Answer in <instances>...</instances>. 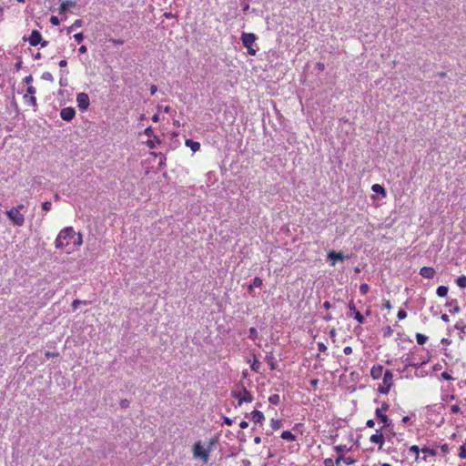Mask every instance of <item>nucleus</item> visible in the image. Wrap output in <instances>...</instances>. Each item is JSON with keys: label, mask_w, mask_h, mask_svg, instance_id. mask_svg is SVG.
Segmentation results:
<instances>
[{"label": "nucleus", "mask_w": 466, "mask_h": 466, "mask_svg": "<svg viewBox=\"0 0 466 466\" xmlns=\"http://www.w3.org/2000/svg\"><path fill=\"white\" fill-rule=\"evenodd\" d=\"M157 87L156 85H152L150 86V93H151V95H154L157 92Z\"/></svg>", "instance_id": "nucleus-62"}, {"label": "nucleus", "mask_w": 466, "mask_h": 466, "mask_svg": "<svg viewBox=\"0 0 466 466\" xmlns=\"http://www.w3.org/2000/svg\"><path fill=\"white\" fill-rule=\"evenodd\" d=\"M341 462H343L346 465H350L355 462V460L350 456L345 457L342 455H339L335 460L336 466H340Z\"/></svg>", "instance_id": "nucleus-14"}, {"label": "nucleus", "mask_w": 466, "mask_h": 466, "mask_svg": "<svg viewBox=\"0 0 466 466\" xmlns=\"http://www.w3.org/2000/svg\"><path fill=\"white\" fill-rule=\"evenodd\" d=\"M41 78L44 79V80L49 81V82H53L54 81L53 75L50 72H47V71L44 72L42 74Z\"/></svg>", "instance_id": "nucleus-32"}, {"label": "nucleus", "mask_w": 466, "mask_h": 466, "mask_svg": "<svg viewBox=\"0 0 466 466\" xmlns=\"http://www.w3.org/2000/svg\"><path fill=\"white\" fill-rule=\"evenodd\" d=\"M239 427L241 429H247L248 427V422L246 421V420H242L240 423H239Z\"/></svg>", "instance_id": "nucleus-56"}, {"label": "nucleus", "mask_w": 466, "mask_h": 466, "mask_svg": "<svg viewBox=\"0 0 466 466\" xmlns=\"http://www.w3.org/2000/svg\"><path fill=\"white\" fill-rule=\"evenodd\" d=\"M45 356H46L47 359H50V358H55V357L59 356V353H58V352L46 351Z\"/></svg>", "instance_id": "nucleus-47"}, {"label": "nucleus", "mask_w": 466, "mask_h": 466, "mask_svg": "<svg viewBox=\"0 0 466 466\" xmlns=\"http://www.w3.org/2000/svg\"><path fill=\"white\" fill-rule=\"evenodd\" d=\"M425 363H426L425 361H421V362H418V363L414 362V363H409L408 366L419 368V367L422 366Z\"/></svg>", "instance_id": "nucleus-53"}, {"label": "nucleus", "mask_w": 466, "mask_h": 466, "mask_svg": "<svg viewBox=\"0 0 466 466\" xmlns=\"http://www.w3.org/2000/svg\"><path fill=\"white\" fill-rule=\"evenodd\" d=\"M366 425L370 428H372L375 425V421L373 420H367Z\"/></svg>", "instance_id": "nucleus-61"}, {"label": "nucleus", "mask_w": 466, "mask_h": 466, "mask_svg": "<svg viewBox=\"0 0 466 466\" xmlns=\"http://www.w3.org/2000/svg\"><path fill=\"white\" fill-rule=\"evenodd\" d=\"M76 5L74 1H65L59 6V14H64L68 8Z\"/></svg>", "instance_id": "nucleus-16"}, {"label": "nucleus", "mask_w": 466, "mask_h": 466, "mask_svg": "<svg viewBox=\"0 0 466 466\" xmlns=\"http://www.w3.org/2000/svg\"><path fill=\"white\" fill-rule=\"evenodd\" d=\"M232 397L238 400V404L240 406L244 402L250 403L253 401V396L249 390L246 389L244 385L238 386L231 392Z\"/></svg>", "instance_id": "nucleus-2"}, {"label": "nucleus", "mask_w": 466, "mask_h": 466, "mask_svg": "<svg viewBox=\"0 0 466 466\" xmlns=\"http://www.w3.org/2000/svg\"><path fill=\"white\" fill-rule=\"evenodd\" d=\"M262 284H263L262 279L259 277H256L252 280L251 287L259 288L262 286Z\"/></svg>", "instance_id": "nucleus-33"}, {"label": "nucleus", "mask_w": 466, "mask_h": 466, "mask_svg": "<svg viewBox=\"0 0 466 466\" xmlns=\"http://www.w3.org/2000/svg\"><path fill=\"white\" fill-rule=\"evenodd\" d=\"M36 88L33 86H29L26 88L25 94L23 96V100L25 104L34 110L37 107L36 97H35Z\"/></svg>", "instance_id": "nucleus-5"}, {"label": "nucleus", "mask_w": 466, "mask_h": 466, "mask_svg": "<svg viewBox=\"0 0 466 466\" xmlns=\"http://www.w3.org/2000/svg\"><path fill=\"white\" fill-rule=\"evenodd\" d=\"M383 306L388 309H391V304L390 302V300H385L384 303H383Z\"/></svg>", "instance_id": "nucleus-63"}, {"label": "nucleus", "mask_w": 466, "mask_h": 466, "mask_svg": "<svg viewBox=\"0 0 466 466\" xmlns=\"http://www.w3.org/2000/svg\"><path fill=\"white\" fill-rule=\"evenodd\" d=\"M23 204H19L16 207H13L11 209L6 211L7 218L12 221L15 226L21 227L25 223V217L21 213V210L24 208Z\"/></svg>", "instance_id": "nucleus-3"}, {"label": "nucleus", "mask_w": 466, "mask_h": 466, "mask_svg": "<svg viewBox=\"0 0 466 466\" xmlns=\"http://www.w3.org/2000/svg\"><path fill=\"white\" fill-rule=\"evenodd\" d=\"M280 437L283 439V440H286V441H296V435H294L291 431H282Z\"/></svg>", "instance_id": "nucleus-19"}, {"label": "nucleus", "mask_w": 466, "mask_h": 466, "mask_svg": "<svg viewBox=\"0 0 466 466\" xmlns=\"http://www.w3.org/2000/svg\"><path fill=\"white\" fill-rule=\"evenodd\" d=\"M309 383H310V385L312 387H317L318 384H319V380L318 379H312V380H310Z\"/></svg>", "instance_id": "nucleus-58"}, {"label": "nucleus", "mask_w": 466, "mask_h": 466, "mask_svg": "<svg viewBox=\"0 0 466 466\" xmlns=\"http://www.w3.org/2000/svg\"><path fill=\"white\" fill-rule=\"evenodd\" d=\"M250 418L255 423H262L265 420L263 412L258 410L251 411Z\"/></svg>", "instance_id": "nucleus-12"}, {"label": "nucleus", "mask_w": 466, "mask_h": 466, "mask_svg": "<svg viewBox=\"0 0 466 466\" xmlns=\"http://www.w3.org/2000/svg\"><path fill=\"white\" fill-rule=\"evenodd\" d=\"M370 373L374 379H378L379 378V367L373 366Z\"/></svg>", "instance_id": "nucleus-40"}, {"label": "nucleus", "mask_w": 466, "mask_h": 466, "mask_svg": "<svg viewBox=\"0 0 466 466\" xmlns=\"http://www.w3.org/2000/svg\"><path fill=\"white\" fill-rule=\"evenodd\" d=\"M248 332H249V338H250L251 339L255 340V339H258V330L256 329V328H253V327H252V328H250V329H249V330H248Z\"/></svg>", "instance_id": "nucleus-36"}, {"label": "nucleus", "mask_w": 466, "mask_h": 466, "mask_svg": "<svg viewBox=\"0 0 466 466\" xmlns=\"http://www.w3.org/2000/svg\"><path fill=\"white\" fill-rule=\"evenodd\" d=\"M393 375L390 370H387L383 376V384H391L392 385Z\"/></svg>", "instance_id": "nucleus-20"}, {"label": "nucleus", "mask_w": 466, "mask_h": 466, "mask_svg": "<svg viewBox=\"0 0 466 466\" xmlns=\"http://www.w3.org/2000/svg\"><path fill=\"white\" fill-rule=\"evenodd\" d=\"M392 334V329L390 326H388L385 329H384V333H383V336L384 337H390V335Z\"/></svg>", "instance_id": "nucleus-50"}, {"label": "nucleus", "mask_w": 466, "mask_h": 466, "mask_svg": "<svg viewBox=\"0 0 466 466\" xmlns=\"http://www.w3.org/2000/svg\"><path fill=\"white\" fill-rule=\"evenodd\" d=\"M266 360H267L268 364L269 365L271 370H276L277 362H276L275 358L271 352L269 354H267Z\"/></svg>", "instance_id": "nucleus-18"}, {"label": "nucleus", "mask_w": 466, "mask_h": 466, "mask_svg": "<svg viewBox=\"0 0 466 466\" xmlns=\"http://www.w3.org/2000/svg\"><path fill=\"white\" fill-rule=\"evenodd\" d=\"M144 133H145V135H146V136H147V137H152V136H153V134H154V131H153L152 127H147V128L145 129Z\"/></svg>", "instance_id": "nucleus-48"}, {"label": "nucleus", "mask_w": 466, "mask_h": 466, "mask_svg": "<svg viewBox=\"0 0 466 466\" xmlns=\"http://www.w3.org/2000/svg\"><path fill=\"white\" fill-rule=\"evenodd\" d=\"M461 410V408L458 405H452L451 407V411L452 413H458Z\"/></svg>", "instance_id": "nucleus-52"}, {"label": "nucleus", "mask_w": 466, "mask_h": 466, "mask_svg": "<svg viewBox=\"0 0 466 466\" xmlns=\"http://www.w3.org/2000/svg\"><path fill=\"white\" fill-rule=\"evenodd\" d=\"M349 256H345L342 252H336L334 250H330L328 253V258L330 260L331 265L334 266L337 260L343 261L345 258H348Z\"/></svg>", "instance_id": "nucleus-10"}, {"label": "nucleus", "mask_w": 466, "mask_h": 466, "mask_svg": "<svg viewBox=\"0 0 466 466\" xmlns=\"http://www.w3.org/2000/svg\"><path fill=\"white\" fill-rule=\"evenodd\" d=\"M449 289L447 286H439L437 288L436 293L439 297H446L448 294Z\"/></svg>", "instance_id": "nucleus-22"}, {"label": "nucleus", "mask_w": 466, "mask_h": 466, "mask_svg": "<svg viewBox=\"0 0 466 466\" xmlns=\"http://www.w3.org/2000/svg\"><path fill=\"white\" fill-rule=\"evenodd\" d=\"M76 103L78 108L83 112L86 111L90 104L89 96L86 93H79L76 96Z\"/></svg>", "instance_id": "nucleus-7"}, {"label": "nucleus", "mask_w": 466, "mask_h": 466, "mask_svg": "<svg viewBox=\"0 0 466 466\" xmlns=\"http://www.w3.org/2000/svg\"><path fill=\"white\" fill-rule=\"evenodd\" d=\"M397 317L400 320L404 319L407 317V312L404 309H400L398 311Z\"/></svg>", "instance_id": "nucleus-39"}, {"label": "nucleus", "mask_w": 466, "mask_h": 466, "mask_svg": "<svg viewBox=\"0 0 466 466\" xmlns=\"http://www.w3.org/2000/svg\"><path fill=\"white\" fill-rule=\"evenodd\" d=\"M58 65L60 67H65L67 66V61L66 59H62L59 61Z\"/></svg>", "instance_id": "nucleus-59"}, {"label": "nucleus", "mask_w": 466, "mask_h": 466, "mask_svg": "<svg viewBox=\"0 0 466 466\" xmlns=\"http://www.w3.org/2000/svg\"><path fill=\"white\" fill-rule=\"evenodd\" d=\"M380 423H383V428H387L390 426V420L384 413H380Z\"/></svg>", "instance_id": "nucleus-24"}, {"label": "nucleus", "mask_w": 466, "mask_h": 466, "mask_svg": "<svg viewBox=\"0 0 466 466\" xmlns=\"http://www.w3.org/2000/svg\"><path fill=\"white\" fill-rule=\"evenodd\" d=\"M51 207H52V203L50 201H45L43 204H42V208L45 210V211H49L51 209Z\"/></svg>", "instance_id": "nucleus-44"}, {"label": "nucleus", "mask_w": 466, "mask_h": 466, "mask_svg": "<svg viewBox=\"0 0 466 466\" xmlns=\"http://www.w3.org/2000/svg\"><path fill=\"white\" fill-rule=\"evenodd\" d=\"M78 51H79V53H81V54H85V53H86L87 48H86V46H81L78 48Z\"/></svg>", "instance_id": "nucleus-60"}, {"label": "nucleus", "mask_w": 466, "mask_h": 466, "mask_svg": "<svg viewBox=\"0 0 466 466\" xmlns=\"http://www.w3.org/2000/svg\"><path fill=\"white\" fill-rule=\"evenodd\" d=\"M370 440L374 443H379V430L376 431V433L370 435Z\"/></svg>", "instance_id": "nucleus-42"}, {"label": "nucleus", "mask_w": 466, "mask_h": 466, "mask_svg": "<svg viewBox=\"0 0 466 466\" xmlns=\"http://www.w3.org/2000/svg\"><path fill=\"white\" fill-rule=\"evenodd\" d=\"M260 366H261V363L258 360V359L254 355V360H253L252 363L250 364L251 370L256 373H259Z\"/></svg>", "instance_id": "nucleus-21"}, {"label": "nucleus", "mask_w": 466, "mask_h": 466, "mask_svg": "<svg viewBox=\"0 0 466 466\" xmlns=\"http://www.w3.org/2000/svg\"><path fill=\"white\" fill-rule=\"evenodd\" d=\"M349 309L350 311L348 313V316L350 318L353 317L360 324L364 322L363 315L359 310H357L353 301H350L349 303Z\"/></svg>", "instance_id": "nucleus-9"}, {"label": "nucleus", "mask_w": 466, "mask_h": 466, "mask_svg": "<svg viewBox=\"0 0 466 466\" xmlns=\"http://www.w3.org/2000/svg\"><path fill=\"white\" fill-rule=\"evenodd\" d=\"M318 349H319V351H325L327 350V347L325 346L324 343L319 342L318 343Z\"/></svg>", "instance_id": "nucleus-54"}, {"label": "nucleus", "mask_w": 466, "mask_h": 466, "mask_svg": "<svg viewBox=\"0 0 466 466\" xmlns=\"http://www.w3.org/2000/svg\"><path fill=\"white\" fill-rule=\"evenodd\" d=\"M120 405L122 408H127L129 405V401L127 400H122Z\"/></svg>", "instance_id": "nucleus-57"}, {"label": "nucleus", "mask_w": 466, "mask_h": 466, "mask_svg": "<svg viewBox=\"0 0 466 466\" xmlns=\"http://www.w3.org/2000/svg\"><path fill=\"white\" fill-rule=\"evenodd\" d=\"M421 451L423 453L429 454L430 456H436V454H437V451L435 449H431V448H429V447L422 448Z\"/></svg>", "instance_id": "nucleus-30"}, {"label": "nucleus", "mask_w": 466, "mask_h": 466, "mask_svg": "<svg viewBox=\"0 0 466 466\" xmlns=\"http://www.w3.org/2000/svg\"><path fill=\"white\" fill-rule=\"evenodd\" d=\"M455 329H459L461 333H465V331H466V324H463L462 321H458L455 324Z\"/></svg>", "instance_id": "nucleus-35"}, {"label": "nucleus", "mask_w": 466, "mask_h": 466, "mask_svg": "<svg viewBox=\"0 0 466 466\" xmlns=\"http://www.w3.org/2000/svg\"><path fill=\"white\" fill-rule=\"evenodd\" d=\"M388 408H389L388 404H386L385 402H383V403L380 405V413L385 412V411L388 410Z\"/></svg>", "instance_id": "nucleus-55"}, {"label": "nucleus", "mask_w": 466, "mask_h": 466, "mask_svg": "<svg viewBox=\"0 0 466 466\" xmlns=\"http://www.w3.org/2000/svg\"><path fill=\"white\" fill-rule=\"evenodd\" d=\"M416 339H417V342H418L419 345H423L428 340V337L423 335V334H421V333H417L416 334Z\"/></svg>", "instance_id": "nucleus-25"}, {"label": "nucleus", "mask_w": 466, "mask_h": 466, "mask_svg": "<svg viewBox=\"0 0 466 466\" xmlns=\"http://www.w3.org/2000/svg\"><path fill=\"white\" fill-rule=\"evenodd\" d=\"M83 244V237L80 233H76L72 227L63 228L56 238V248H63L70 245L79 247Z\"/></svg>", "instance_id": "nucleus-1"}, {"label": "nucleus", "mask_w": 466, "mask_h": 466, "mask_svg": "<svg viewBox=\"0 0 466 466\" xmlns=\"http://www.w3.org/2000/svg\"><path fill=\"white\" fill-rule=\"evenodd\" d=\"M50 23L53 25H60V20L58 19L57 16H55V15H52L50 17Z\"/></svg>", "instance_id": "nucleus-43"}, {"label": "nucleus", "mask_w": 466, "mask_h": 466, "mask_svg": "<svg viewBox=\"0 0 466 466\" xmlns=\"http://www.w3.org/2000/svg\"><path fill=\"white\" fill-rule=\"evenodd\" d=\"M82 25H83V20L76 19V20H75L73 25L67 28V32L70 33L73 29L81 27Z\"/></svg>", "instance_id": "nucleus-26"}, {"label": "nucleus", "mask_w": 466, "mask_h": 466, "mask_svg": "<svg viewBox=\"0 0 466 466\" xmlns=\"http://www.w3.org/2000/svg\"><path fill=\"white\" fill-rule=\"evenodd\" d=\"M270 426L274 431H277L281 427V420L278 419H272L270 420Z\"/></svg>", "instance_id": "nucleus-27"}, {"label": "nucleus", "mask_w": 466, "mask_h": 466, "mask_svg": "<svg viewBox=\"0 0 466 466\" xmlns=\"http://www.w3.org/2000/svg\"><path fill=\"white\" fill-rule=\"evenodd\" d=\"M185 145L189 147L193 152H197L200 149V143L192 139H187Z\"/></svg>", "instance_id": "nucleus-15"}, {"label": "nucleus", "mask_w": 466, "mask_h": 466, "mask_svg": "<svg viewBox=\"0 0 466 466\" xmlns=\"http://www.w3.org/2000/svg\"><path fill=\"white\" fill-rule=\"evenodd\" d=\"M193 456L195 458L200 459L204 462H208L209 460V453L200 442H196L193 445Z\"/></svg>", "instance_id": "nucleus-6"}, {"label": "nucleus", "mask_w": 466, "mask_h": 466, "mask_svg": "<svg viewBox=\"0 0 466 466\" xmlns=\"http://www.w3.org/2000/svg\"><path fill=\"white\" fill-rule=\"evenodd\" d=\"M74 38L76 42L81 43L84 39V35L83 33H76L74 35Z\"/></svg>", "instance_id": "nucleus-45"}, {"label": "nucleus", "mask_w": 466, "mask_h": 466, "mask_svg": "<svg viewBox=\"0 0 466 466\" xmlns=\"http://www.w3.org/2000/svg\"><path fill=\"white\" fill-rule=\"evenodd\" d=\"M456 283L457 285L461 288V289H465L466 288V276H461L459 277L457 279H456Z\"/></svg>", "instance_id": "nucleus-28"}, {"label": "nucleus", "mask_w": 466, "mask_h": 466, "mask_svg": "<svg viewBox=\"0 0 466 466\" xmlns=\"http://www.w3.org/2000/svg\"><path fill=\"white\" fill-rule=\"evenodd\" d=\"M390 387H391V384H387V385L384 384V386H380V394L388 393Z\"/></svg>", "instance_id": "nucleus-41"}, {"label": "nucleus", "mask_w": 466, "mask_h": 466, "mask_svg": "<svg viewBox=\"0 0 466 466\" xmlns=\"http://www.w3.org/2000/svg\"><path fill=\"white\" fill-rule=\"evenodd\" d=\"M410 452H412L416 455V460L419 459V454H420V451H421L419 446L417 445H412L410 447L409 449Z\"/></svg>", "instance_id": "nucleus-31"}, {"label": "nucleus", "mask_w": 466, "mask_h": 466, "mask_svg": "<svg viewBox=\"0 0 466 466\" xmlns=\"http://www.w3.org/2000/svg\"><path fill=\"white\" fill-rule=\"evenodd\" d=\"M33 76L32 75H29V76H26L25 78H24V83H25L28 86H32V82H33Z\"/></svg>", "instance_id": "nucleus-46"}, {"label": "nucleus", "mask_w": 466, "mask_h": 466, "mask_svg": "<svg viewBox=\"0 0 466 466\" xmlns=\"http://www.w3.org/2000/svg\"><path fill=\"white\" fill-rule=\"evenodd\" d=\"M268 401L273 405H279L280 403V397L279 394H272L269 396Z\"/></svg>", "instance_id": "nucleus-23"}, {"label": "nucleus", "mask_w": 466, "mask_h": 466, "mask_svg": "<svg viewBox=\"0 0 466 466\" xmlns=\"http://www.w3.org/2000/svg\"><path fill=\"white\" fill-rule=\"evenodd\" d=\"M420 274L426 279H432L435 275V270L431 267H422L420 270Z\"/></svg>", "instance_id": "nucleus-13"}, {"label": "nucleus", "mask_w": 466, "mask_h": 466, "mask_svg": "<svg viewBox=\"0 0 466 466\" xmlns=\"http://www.w3.org/2000/svg\"><path fill=\"white\" fill-rule=\"evenodd\" d=\"M76 116V111L73 107H65L60 111V116L65 121L72 120Z\"/></svg>", "instance_id": "nucleus-11"}, {"label": "nucleus", "mask_w": 466, "mask_h": 466, "mask_svg": "<svg viewBox=\"0 0 466 466\" xmlns=\"http://www.w3.org/2000/svg\"><path fill=\"white\" fill-rule=\"evenodd\" d=\"M87 302L86 301H82L80 299H75L73 300V302L71 303V307L74 310L77 309L78 307L81 305V304H86Z\"/></svg>", "instance_id": "nucleus-34"}, {"label": "nucleus", "mask_w": 466, "mask_h": 466, "mask_svg": "<svg viewBox=\"0 0 466 466\" xmlns=\"http://www.w3.org/2000/svg\"><path fill=\"white\" fill-rule=\"evenodd\" d=\"M242 466H250V461L248 459L242 460Z\"/></svg>", "instance_id": "nucleus-64"}, {"label": "nucleus", "mask_w": 466, "mask_h": 466, "mask_svg": "<svg viewBox=\"0 0 466 466\" xmlns=\"http://www.w3.org/2000/svg\"><path fill=\"white\" fill-rule=\"evenodd\" d=\"M441 376L445 380H453V378L447 371H443Z\"/></svg>", "instance_id": "nucleus-49"}, {"label": "nucleus", "mask_w": 466, "mask_h": 466, "mask_svg": "<svg viewBox=\"0 0 466 466\" xmlns=\"http://www.w3.org/2000/svg\"><path fill=\"white\" fill-rule=\"evenodd\" d=\"M256 39L257 36L253 33H242L241 35L242 44L248 49V53L250 56H255L257 54V50L252 46Z\"/></svg>", "instance_id": "nucleus-4"}, {"label": "nucleus", "mask_w": 466, "mask_h": 466, "mask_svg": "<svg viewBox=\"0 0 466 466\" xmlns=\"http://www.w3.org/2000/svg\"><path fill=\"white\" fill-rule=\"evenodd\" d=\"M324 466H336L335 461L331 458H327L323 461Z\"/></svg>", "instance_id": "nucleus-38"}, {"label": "nucleus", "mask_w": 466, "mask_h": 466, "mask_svg": "<svg viewBox=\"0 0 466 466\" xmlns=\"http://www.w3.org/2000/svg\"><path fill=\"white\" fill-rule=\"evenodd\" d=\"M160 143V139L158 137H155L154 139H149L147 141V146L149 147V148H155L156 147V144H159Z\"/></svg>", "instance_id": "nucleus-29"}, {"label": "nucleus", "mask_w": 466, "mask_h": 466, "mask_svg": "<svg viewBox=\"0 0 466 466\" xmlns=\"http://www.w3.org/2000/svg\"><path fill=\"white\" fill-rule=\"evenodd\" d=\"M446 306L451 307V309H450L451 313H459L461 310V308L458 306V302L456 299H451V301H448L446 303Z\"/></svg>", "instance_id": "nucleus-17"}, {"label": "nucleus", "mask_w": 466, "mask_h": 466, "mask_svg": "<svg viewBox=\"0 0 466 466\" xmlns=\"http://www.w3.org/2000/svg\"><path fill=\"white\" fill-rule=\"evenodd\" d=\"M459 457L461 458V459H466V446H465V444H463V445H461L460 447Z\"/></svg>", "instance_id": "nucleus-37"}, {"label": "nucleus", "mask_w": 466, "mask_h": 466, "mask_svg": "<svg viewBox=\"0 0 466 466\" xmlns=\"http://www.w3.org/2000/svg\"><path fill=\"white\" fill-rule=\"evenodd\" d=\"M343 352L346 354V355H350L352 353V348L350 346H346L344 347L343 349Z\"/></svg>", "instance_id": "nucleus-51"}, {"label": "nucleus", "mask_w": 466, "mask_h": 466, "mask_svg": "<svg viewBox=\"0 0 466 466\" xmlns=\"http://www.w3.org/2000/svg\"><path fill=\"white\" fill-rule=\"evenodd\" d=\"M28 40L32 46H36L39 44H41L42 46H46L47 45L46 41H42V35L37 30L32 31Z\"/></svg>", "instance_id": "nucleus-8"}]
</instances>
